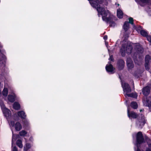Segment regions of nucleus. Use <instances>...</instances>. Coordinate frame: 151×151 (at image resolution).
<instances>
[{
    "instance_id": "nucleus-22",
    "label": "nucleus",
    "mask_w": 151,
    "mask_h": 151,
    "mask_svg": "<svg viewBox=\"0 0 151 151\" xmlns=\"http://www.w3.org/2000/svg\"><path fill=\"white\" fill-rule=\"evenodd\" d=\"M16 144L20 148H22L23 147L22 141L20 139H18L17 141Z\"/></svg>"
},
{
    "instance_id": "nucleus-6",
    "label": "nucleus",
    "mask_w": 151,
    "mask_h": 151,
    "mask_svg": "<svg viewBox=\"0 0 151 151\" xmlns=\"http://www.w3.org/2000/svg\"><path fill=\"white\" fill-rule=\"evenodd\" d=\"M0 105L4 116L6 117L9 116L10 114V111L5 107L2 101H0Z\"/></svg>"
},
{
    "instance_id": "nucleus-42",
    "label": "nucleus",
    "mask_w": 151,
    "mask_h": 151,
    "mask_svg": "<svg viewBox=\"0 0 151 151\" xmlns=\"http://www.w3.org/2000/svg\"><path fill=\"white\" fill-rule=\"evenodd\" d=\"M111 22H110V23H111Z\"/></svg>"
},
{
    "instance_id": "nucleus-12",
    "label": "nucleus",
    "mask_w": 151,
    "mask_h": 151,
    "mask_svg": "<svg viewBox=\"0 0 151 151\" xmlns=\"http://www.w3.org/2000/svg\"><path fill=\"white\" fill-rule=\"evenodd\" d=\"M150 90L149 87L146 86L142 89V92L144 95L145 96H147L150 93Z\"/></svg>"
},
{
    "instance_id": "nucleus-8",
    "label": "nucleus",
    "mask_w": 151,
    "mask_h": 151,
    "mask_svg": "<svg viewBox=\"0 0 151 151\" xmlns=\"http://www.w3.org/2000/svg\"><path fill=\"white\" fill-rule=\"evenodd\" d=\"M143 102L144 104L146 106L150 107L151 105V97H146L143 99Z\"/></svg>"
},
{
    "instance_id": "nucleus-39",
    "label": "nucleus",
    "mask_w": 151,
    "mask_h": 151,
    "mask_svg": "<svg viewBox=\"0 0 151 151\" xmlns=\"http://www.w3.org/2000/svg\"><path fill=\"white\" fill-rule=\"evenodd\" d=\"M149 108L150 109L151 111V105L150 106V107H149Z\"/></svg>"
},
{
    "instance_id": "nucleus-33",
    "label": "nucleus",
    "mask_w": 151,
    "mask_h": 151,
    "mask_svg": "<svg viewBox=\"0 0 151 151\" xmlns=\"http://www.w3.org/2000/svg\"><path fill=\"white\" fill-rule=\"evenodd\" d=\"M109 60H110L111 61H114V59L113 58V56L112 55H111L110 56V58L109 59Z\"/></svg>"
},
{
    "instance_id": "nucleus-20",
    "label": "nucleus",
    "mask_w": 151,
    "mask_h": 151,
    "mask_svg": "<svg viewBox=\"0 0 151 151\" xmlns=\"http://www.w3.org/2000/svg\"><path fill=\"white\" fill-rule=\"evenodd\" d=\"M13 107L14 109L18 110L20 108V105L18 103L15 102L13 104Z\"/></svg>"
},
{
    "instance_id": "nucleus-14",
    "label": "nucleus",
    "mask_w": 151,
    "mask_h": 151,
    "mask_svg": "<svg viewBox=\"0 0 151 151\" xmlns=\"http://www.w3.org/2000/svg\"><path fill=\"white\" fill-rule=\"evenodd\" d=\"M16 95L14 93L12 94H9L8 96V99L10 102H13L15 100Z\"/></svg>"
},
{
    "instance_id": "nucleus-18",
    "label": "nucleus",
    "mask_w": 151,
    "mask_h": 151,
    "mask_svg": "<svg viewBox=\"0 0 151 151\" xmlns=\"http://www.w3.org/2000/svg\"><path fill=\"white\" fill-rule=\"evenodd\" d=\"M8 89L6 88H4L2 91V94L4 97H6L8 95Z\"/></svg>"
},
{
    "instance_id": "nucleus-7",
    "label": "nucleus",
    "mask_w": 151,
    "mask_h": 151,
    "mask_svg": "<svg viewBox=\"0 0 151 151\" xmlns=\"http://www.w3.org/2000/svg\"><path fill=\"white\" fill-rule=\"evenodd\" d=\"M10 127H13L14 126L15 130L17 131H20L22 128V126L20 123L17 122L15 124L13 121H11L9 123Z\"/></svg>"
},
{
    "instance_id": "nucleus-26",
    "label": "nucleus",
    "mask_w": 151,
    "mask_h": 151,
    "mask_svg": "<svg viewBox=\"0 0 151 151\" xmlns=\"http://www.w3.org/2000/svg\"><path fill=\"white\" fill-rule=\"evenodd\" d=\"M140 33L141 35L143 36L146 37L147 36V33L144 30H141L140 31Z\"/></svg>"
},
{
    "instance_id": "nucleus-28",
    "label": "nucleus",
    "mask_w": 151,
    "mask_h": 151,
    "mask_svg": "<svg viewBox=\"0 0 151 151\" xmlns=\"http://www.w3.org/2000/svg\"><path fill=\"white\" fill-rule=\"evenodd\" d=\"M31 147L30 145L29 144H26V147H24V150L26 151L28 149H29Z\"/></svg>"
},
{
    "instance_id": "nucleus-4",
    "label": "nucleus",
    "mask_w": 151,
    "mask_h": 151,
    "mask_svg": "<svg viewBox=\"0 0 151 151\" xmlns=\"http://www.w3.org/2000/svg\"><path fill=\"white\" fill-rule=\"evenodd\" d=\"M122 85L123 88L124 96H126V95L131 92V88L129 85L125 82H122Z\"/></svg>"
},
{
    "instance_id": "nucleus-38",
    "label": "nucleus",
    "mask_w": 151,
    "mask_h": 151,
    "mask_svg": "<svg viewBox=\"0 0 151 151\" xmlns=\"http://www.w3.org/2000/svg\"><path fill=\"white\" fill-rule=\"evenodd\" d=\"M134 61L135 63H137L136 60H135V59L134 58Z\"/></svg>"
},
{
    "instance_id": "nucleus-16",
    "label": "nucleus",
    "mask_w": 151,
    "mask_h": 151,
    "mask_svg": "<svg viewBox=\"0 0 151 151\" xmlns=\"http://www.w3.org/2000/svg\"><path fill=\"white\" fill-rule=\"evenodd\" d=\"M119 68L120 69H122L124 65V62L122 60H120L118 61V63Z\"/></svg>"
},
{
    "instance_id": "nucleus-29",
    "label": "nucleus",
    "mask_w": 151,
    "mask_h": 151,
    "mask_svg": "<svg viewBox=\"0 0 151 151\" xmlns=\"http://www.w3.org/2000/svg\"><path fill=\"white\" fill-rule=\"evenodd\" d=\"M129 23L131 24H133V19L132 17H130L129 19Z\"/></svg>"
},
{
    "instance_id": "nucleus-19",
    "label": "nucleus",
    "mask_w": 151,
    "mask_h": 151,
    "mask_svg": "<svg viewBox=\"0 0 151 151\" xmlns=\"http://www.w3.org/2000/svg\"><path fill=\"white\" fill-rule=\"evenodd\" d=\"M117 15L118 18H121L123 17V14L122 12L120 9H118L117 10Z\"/></svg>"
},
{
    "instance_id": "nucleus-40",
    "label": "nucleus",
    "mask_w": 151,
    "mask_h": 151,
    "mask_svg": "<svg viewBox=\"0 0 151 151\" xmlns=\"http://www.w3.org/2000/svg\"><path fill=\"white\" fill-rule=\"evenodd\" d=\"M142 111V109H141L140 110V112H141V111Z\"/></svg>"
},
{
    "instance_id": "nucleus-37",
    "label": "nucleus",
    "mask_w": 151,
    "mask_h": 151,
    "mask_svg": "<svg viewBox=\"0 0 151 151\" xmlns=\"http://www.w3.org/2000/svg\"><path fill=\"white\" fill-rule=\"evenodd\" d=\"M137 151H140V149L138 148V147H137Z\"/></svg>"
},
{
    "instance_id": "nucleus-24",
    "label": "nucleus",
    "mask_w": 151,
    "mask_h": 151,
    "mask_svg": "<svg viewBox=\"0 0 151 151\" xmlns=\"http://www.w3.org/2000/svg\"><path fill=\"white\" fill-rule=\"evenodd\" d=\"M128 96L129 97H131L133 98H136L137 97V95L136 93H128L127 95H126V96Z\"/></svg>"
},
{
    "instance_id": "nucleus-32",
    "label": "nucleus",
    "mask_w": 151,
    "mask_h": 151,
    "mask_svg": "<svg viewBox=\"0 0 151 151\" xmlns=\"http://www.w3.org/2000/svg\"><path fill=\"white\" fill-rule=\"evenodd\" d=\"M147 38L148 40L151 43V37L150 36H147Z\"/></svg>"
},
{
    "instance_id": "nucleus-31",
    "label": "nucleus",
    "mask_w": 151,
    "mask_h": 151,
    "mask_svg": "<svg viewBox=\"0 0 151 151\" xmlns=\"http://www.w3.org/2000/svg\"><path fill=\"white\" fill-rule=\"evenodd\" d=\"M149 148H147L146 151H151V144H148Z\"/></svg>"
},
{
    "instance_id": "nucleus-23",
    "label": "nucleus",
    "mask_w": 151,
    "mask_h": 151,
    "mask_svg": "<svg viewBox=\"0 0 151 151\" xmlns=\"http://www.w3.org/2000/svg\"><path fill=\"white\" fill-rule=\"evenodd\" d=\"M131 106L134 109H136L137 107V105L135 102H132L131 104Z\"/></svg>"
},
{
    "instance_id": "nucleus-34",
    "label": "nucleus",
    "mask_w": 151,
    "mask_h": 151,
    "mask_svg": "<svg viewBox=\"0 0 151 151\" xmlns=\"http://www.w3.org/2000/svg\"><path fill=\"white\" fill-rule=\"evenodd\" d=\"M111 26H114L115 25V24L113 22L111 23V24H110Z\"/></svg>"
},
{
    "instance_id": "nucleus-11",
    "label": "nucleus",
    "mask_w": 151,
    "mask_h": 151,
    "mask_svg": "<svg viewBox=\"0 0 151 151\" xmlns=\"http://www.w3.org/2000/svg\"><path fill=\"white\" fill-rule=\"evenodd\" d=\"M127 114L128 117L130 118H133L135 119L137 118L138 116V115L135 113L133 112H130L129 110V109H128L127 110Z\"/></svg>"
},
{
    "instance_id": "nucleus-36",
    "label": "nucleus",
    "mask_w": 151,
    "mask_h": 151,
    "mask_svg": "<svg viewBox=\"0 0 151 151\" xmlns=\"http://www.w3.org/2000/svg\"><path fill=\"white\" fill-rule=\"evenodd\" d=\"M1 95V89L0 88V96Z\"/></svg>"
},
{
    "instance_id": "nucleus-17",
    "label": "nucleus",
    "mask_w": 151,
    "mask_h": 151,
    "mask_svg": "<svg viewBox=\"0 0 151 151\" xmlns=\"http://www.w3.org/2000/svg\"><path fill=\"white\" fill-rule=\"evenodd\" d=\"M17 114L22 119H25L26 117L25 113L23 111H21L18 112Z\"/></svg>"
},
{
    "instance_id": "nucleus-25",
    "label": "nucleus",
    "mask_w": 151,
    "mask_h": 151,
    "mask_svg": "<svg viewBox=\"0 0 151 151\" xmlns=\"http://www.w3.org/2000/svg\"><path fill=\"white\" fill-rule=\"evenodd\" d=\"M151 59L150 56L147 55L145 57V63H149V61Z\"/></svg>"
},
{
    "instance_id": "nucleus-9",
    "label": "nucleus",
    "mask_w": 151,
    "mask_h": 151,
    "mask_svg": "<svg viewBox=\"0 0 151 151\" xmlns=\"http://www.w3.org/2000/svg\"><path fill=\"white\" fill-rule=\"evenodd\" d=\"M145 122V119L144 116H142L141 119H139L136 122L137 124L139 127H141L143 126Z\"/></svg>"
},
{
    "instance_id": "nucleus-27",
    "label": "nucleus",
    "mask_w": 151,
    "mask_h": 151,
    "mask_svg": "<svg viewBox=\"0 0 151 151\" xmlns=\"http://www.w3.org/2000/svg\"><path fill=\"white\" fill-rule=\"evenodd\" d=\"M27 133V132L24 130H22L19 132L20 135L21 136H24Z\"/></svg>"
},
{
    "instance_id": "nucleus-13",
    "label": "nucleus",
    "mask_w": 151,
    "mask_h": 151,
    "mask_svg": "<svg viewBox=\"0 0 151 151\" xmlns=\"http://www.w3.org/2000/svg\"><path fill=\"white\" fill-rule=\"evenodd\" d=\"M127 65L129 69H130L134 67L133 62L130 58H127Z\"/></svg>"
},
{
    "instance_id": "nucleus-21",
    "label": "nucleus",
    "mask_w": 151,
    "mask_h": 151,
    "mask_svg": "<svg viewBox=\"0 0 151 151\" xmlns=\"http://www.w3.org/2000/svg\"><path fill=\"white\" fill-rule=\"evenodd\" d=\"M129 24L127 22H125L124 25V29L126 31L129 28Z\"/></svg>"
},
{
    "instance_id": "nucleus-15",
    "label": "nucleus",
    "mask_w": 151,
    "mask_h": 151,
    "mask_svg": "<svg viewBox=\"0 0 151 151\" xmlns=\"http://www.w3.org/2000/svg\"><path fill=\"white\" fill-rule=\"evenodd\" d=\"M109 64V65H106V70L107 72H111L113 73H112V72L114 69L113 68L112 65L110 63Z\"/></svg>"
},
{
    "instance_id": "nucleus-5",
    "label": "nucleus",
    "mask_w": 151,
    "mask_h": 151,
    "mask_svg": "<svg viewBox=\"0 0 151 151\" xmlns=\"http://www.w3.org/2000/svg\"><path fill=\"white\" fill-rule=\"evenodd\" d=\"M136 145L138 147V145L141 144L145 142L144 139L141 132H138L136 135Z\"/></svg>"
},
{
    "instance_id": "nucleus-10",
    "label": "nucleus",
    "mask_w": 151,
    "mask_h": 151,
    "mask_svg": "<svg viewBox=\"0 0 151 151\" xmlns=\"http://www.w3.org/2000/svg\"><path fill=\"white\" fill-rule=\"evenodd\" d=\"M19 135L13 134L12 139V151H18L17 149L16 146L13 147V143L14 142L17 138L19 137Z\"/></svg>"
},
{
    "instance_id": "nucleus-2",
    "label": "nucleus",
    "mask_w": 151,
    "mask_h": 151,
    "mask_svg": "<svg viewBox=\"0 0 151 151\" xmlns=\"http://www.w3.org/2000/svg\"><path fill=\"white\" fill-rule=\"evenodd\" d=\"M132 49V44L126 41L124 42L120 49V52L122 56H124L126 53L129 54L131 53Z\"/></svg>"
},
{
    "instance_id": "nucleus-30",
    "label": "nucleus",
    "mask_w": 151,
    "mask_h": 151,
    "mask_svg": "<svg viewBox=\"0 0 151 151\" xmlns=\"http://www.w3.org/2000/svg\"><path fill=\"white\" fill-rule=\"evenodd\" d=\"M149 63H145V67L146 69L147 70L149 69Z\"/></svg>"
},
{
    "instance_id": "nucleus-3",
    "label": "nucleus",
    "mask_w": 151,
    "mask_h": 151,
    "mask_svg": "<svg viewBox=\"0 0 151 151\" xmlns=\"http://www.w3.org/2000/svg\"><path fill=\"white\" fill-rule=\"evenodd\" d=\"M135 46L136 52L134 55V57H135L137 58L138 57L139 58H140V57L141 56V55L143 52V49L142 47L138 44H136Z\"/></svg>"
},
{
    "instance_id": "nucleus-41",
    "label": "nucleus",
    "mask_w": 151,
    "mask_h": 151,
    "mask_svg": "<svg viewBox=\"0 0 151 151\" xmlns=\"http://www.w3.org/2000/svg\"><path fill=\"white\" fill-rule=\"evenodd\" d=\"M119 4H117V5H118V6H119Z\"/></svg>"
},
{
    "instance_id": "nucleus-35",
    "label": "nucleus",
    "mask_w": 151,
    "mask_h": 151,
    "mask_svg": "<svg viewBox=\"0 0 151 151\" xmlns=\"http://www.w3.org/2000/svg\"><path fill=\"white\" fill-rule=\"evenodd\" d=\"M104 38L105 40H106L107 39V36L106 35L104 37Z\"/></svg>"
},
{
    "instance_id": "nucleus-1",
    "label": "nucleus",
    "mask_w": 151,
    "mask_h": 151,
    "mask_svg": "<svg viewBox=\"0 0 151 151\" xmlns=\"http://www.w3.org/2000/svg\"><path fill=\"white\" fill-rule=\"evenodd\" d=\"M92 6L96 8L98 11L99 14L102 16V18L103 20L107 22H109L111 20L110 14L107 9L102 7L100 6L101 4H103L107 5L106 3V0H94L93 2L91 1V0H88Z\"/></svg>"
}]
</instances>
